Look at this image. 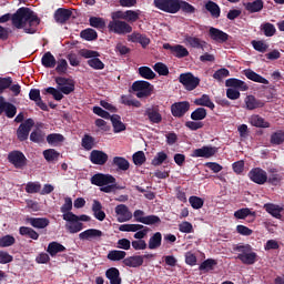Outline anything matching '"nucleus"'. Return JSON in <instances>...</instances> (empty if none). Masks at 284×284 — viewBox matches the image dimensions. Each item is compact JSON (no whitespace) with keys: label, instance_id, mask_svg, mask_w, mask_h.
<instances>
[{"label":"nucleus","instance_id":"2eb2a0df","mask_svg":"<svg viewBox=\"0 0 284 284\" xmlns=\"http://www.w3.org/2000/svg\"><path fill=\"white\" fill-rule=\"evenodd\" d=\"M217 152L219 148L205 145L200 149H195L192 156L195 159H212V156H214Z\"/></svg>","mask_w":284,"mask_h":284},{"label":"nucleus","instance_id":"680f3d73","mask_svg":"<svg viewBox=\"0 0 284 284\" xmlns=\"http://www.w3.org/2000/svg\"><path fill=\"white\" fill-rule=\"evenodd\" d=\"M143 225H159L161 223V217L159 215H148L140 220Z\"/></svg>","mask_w":284,"mask_h":284},{"label":"nucleus","instance_id":"f03ea898","mask_svg":"<svg viewBox=\"0 0 284 284\" xmlns=\"http://www.w3.org/2000/svg\"><path fill=\"white\" fill-rule=\"evenodd\" d=\"M91 184L100 187V192L111 194L115 190H125V186L116 184V178L112 174L97 173L91 178Z\"/></svg>","mask_w":284,"mask_h":284},{"label":"nucleus","instance_id":"0e129e2a","mask_svg":"<svg viewBox=\"0 0 284 284\" xmlns=\"http://www.w3.org/2000/svg\"><path fill=\"white\" fill-rule=\"evenodd\" d=\"M41 192V183L39 182H29L26 186L27 194H39Z\"/></svg>","mask_w":284,"mask_h":284},{"label":"nucleus","instance_id":"f704fd0d","mask_svg":"<svg viewBox=\"0 0 284 284\" xmlns=\"http://www.w3.org/2000/svg\"><path fill=\"white\" fill-rule=\"evenodd\" d=\"M180 10L184 14H194V12H196V8L185 0H179L176 12H179Z\"/></svg>","mask_w":284,"mask_h":284},{"label":"nucleus","instance_id":"a211bd4d","mask_svg":"<svg viewBox=\"0 0 284 284\" xmlns=\"http://www.w3.org/2000/svg\"><path fill=\"white\" fill-rule=\"evenodd\" d=\"M53 19L55 23H60V26H64L68 23L70 19H72V10L65 8H59L54 11Z\"/></svg>","mask_w":284,"mask_h":284},{"label":"nucleus","instance_id":"79ce46f5","mask_svg":"<svg viewBox=\"0 0 284 284\" xmlns=\"http://www.w3.org/2000/svg\"><path fill=\"white\" fill-rule=\"evenodd\" d=\"M19 234L21 236H28L29 239H32V241H39V233L32 227L21 226L19 229Z\"/></svg>","mask_w":284,"mask_h":284},{"label":"nucleus","instance_id":"ddd939ff","mask_svg":"<svg viewBox=\"0 0 284 284\" xmlns=\"http://www.w3.org/2000/svg\"><path fill=\"white\" fill-rule=\"evenodd\" d=\"M248 179L253 183H256V185H265L267 183V171L262 168H253L248 172Z\"/></svg>","mask_w":284,"mask_h":284},{"label":"nucleus","instance_id":"37998d69","mask_svg":"<svg viewBox=\"0 0 284 284\" xmlns=\"http://www.w3.org/2000/svg\"><path fill=\"white\" fill-rule=\"evenodd\" d=\"M63 141H65V136L61 133H51L47 136V143H49V145H53V148L63 143Z\"/></svg>","mask_w":284,"mask_h":284},{"label":"nucleus","instance_id":"aec40b11","mask_svg":"<svg viewBox=\"0 0 284 284\" xmlns=\"http://www.w3.org/2000/svg\"><path fill=\"white\" fill-rule=\"evenodd\" d=\"M115 214L118 216V223H126V221H131L132 212L125 204H119L115 206Z\"/></svg>","mask_w":284,"mask_h":284},{"label":"nucleus","instance_id":"13d9d810","mask_svg":"<svg viewBox=\"0 0 284 284\" xmlns=\"http://www.w3.org/2000/svg\"><path fill=\"white\" fill-rule=\"evenodd\" d=\"M120 103H122V105H129V106H133V108H141V101L139 100H132L130 98V95H121V100Z\"/></svg>","mask_w":284,"mask_h":284},{"label":"nucleus","instance_id":"69168bd1","mask_svg":"<svg viewBox=\"0 0 284 284\" xmlns=\"http://www.w3.org/2000/svg\"><path fill=\"white\" fill-rule=\"evenodd\" d=\"M17 240L12 235H4L0 237V247H12Z\"/></svg>","mask_w":284,"mask_h":284},{"label":"nucleus","instance_id":"f257e3e1","mask_svg":"<svg viewBox=\"0 0 284 284\" xmlns=\"http://www.w3.org/2000/svg\"><path fill=\"white\" fill-rule=\"evenodd\" d=\"M10 19L13 28L23 30L26 34H37V30L41 24V18L28 7L19 8L13 14L6 13L1 16L0 23H8Z\"/></svg>","mask_w":284,"mask_h":284},{"label":"nucleus","instance_id":"052dcab7","mask_svg":"<svg viewBox=\"0 0 284 284\" xmlns=\"http://www.w3.org/2000/svg\"><path fill=\"white\" fill-rule=\"evenodd\" d=\"M81 145L87 151L92 150V148H94V138L90 134H84L82 138Z\"/></svg>","mask_w":284,"mask_h":284},{"label":"nucleus","instance_id":"4c0bfd02","mask_svg":"<svg viewBox=\"0 0 284 284\" xmlns=\"http://www.w3.org/2000/svg\"><path fill=\"white\" fill-rule=\"evenodd\" d=\"M47 252L50 256H57L59 253L65 252V246L59 242H51L48 245Z\"/></svg>","mask_w":284,"mask_h":284},{"label":"nucleus","instance_id":"c85d7f7f","mask_svg":"<svg viewBox=\"0 0 284 284\" xmlns=\"http://www.w3.org/2000/svg\"><path fill=\"white\" fill-rule=\"evenodd\" d=\"M110 121H111V123L113 125L114 134H119L121 132H125V123H123L121 121V115L113 114V115H111Z\"/></svg>","mask_w":284,"mask_h":284},{"label":"nucleus","instance_id":"c9c22d12","mask_svg":"<svg viewBox=\"0 0 284 284\" xmlns=\"http://www.w3.org/2000/svg\"><path fill=\"white\" fill-rule=\"evenodd\" d=\"M41 64L43 68H55L57 67V58L52 55V52H45L41 58Z\"/></svg>","mask_w":284,"mask_h":284},{"label":"nucleus","instance_id":"3c124183","mask_svg":"<svg viewBox=\"0 0 284 284\" xmlns=\"http://www.w3.org/2000/svg\"><path fill=\"white\" fill-rule=\"evenodd\" d=\"M139 74L142 77V79H148L149 81H152V79H156V73L150 69V67H140L139 68Z\"/></svg>","mask_w":284,"mask_h":284},{"label":"nucleus","instance_id":"de8ad7c7","mask_svg":"<svg viewBox=\"0 0 284 284\" xmlns=\"http://www.w3.org/2000/svg\"><path fill=\"white\" fill-rule=\"evenodd\" d=\"M206 116H207V110L203 106L195 109L191 113L192 121H203V119H206Z\"/></svg>","mask_w":284,"mask_h":284},{"label":"nucleus","instance_id":"ea45409f","mask_svg":"<svg viewBox=\"0 0 284 284\" xmlns=\"http://www.w3.org/2000/svg\"><path fill=\"white\" fill-rule=\"evenodd\" d=\"M80 37L81 39H84V41H97V39H99V33H97V30L88 28L80 32Z\"/></svg>","mask_w":284,"mask_h":284},{"label":"nucleus","instance_id":"4468645a","mask_svg":"<svg viewBox=\"0 0 284 284\" xmlns=\"http://www.w3.org/2000/svg\"><path fill=\"white\" fill-rule=\"evenodd\" d=\"M187 112H190V102L187 101L175 102L171 105V113L175 119H182Z\"/></svg>","mask_w":284,"mask_h":284},{"label":"nucleus","instance_id":"4be33fe9","mask_svg":"<svg viewBox=\"0 0 284 284\" xmlns=\"http://www.w3.org/2000/svg\"><path fill=\"white\" fill-rule=\"evenodd\" d=\"M144 116H148L150 123L159 124L161 121H163L159 106L146 108L144 111Z\"/></svg>","mask_w":284,"mask_h":284},{"label":"nucleus","instance_id":"423d86ee","mask_svg":"<svg viewBox=\"0 0 284 284\" xmlns=\"http://www.w3.org/2000/svg\"><path fill=\"white\" fill-rule=\"evenodd\" d=\"M133 92H136L138 99H145L148 97H152V91L154 90V85H152L148 81H135L132 84Z\"/></svg>","mask_w":284,"mask_h":284},{"label":"nucleus","instance_id":"412c9836","mask_svg":"<svg viewBox=\"0 0 284 284\" xmlns=\"http://www.w3.org/2000/svg\"><path fill=\"white\" fill-rule=\"evenodd\" d=\"M108 153L99 150H93L90 153V161L93 165H105L108 163Z\"/></svg>","mask_w":284,"mask_h":284},{"label":"nucleus","instance_id":"0eeeda50","mask_svg":"<svg viewBox=\"0 0 284 284\" xmlns=\"http://www.w3.org/2000/svg\"><path fill=\"white\" fill-rule=\"evenodd\" d=\"M8 161L16 168V170H23L28 165V158L19 150H13L8 153Z\"/></svg>","mask_w":284,"mask_h":284},{"label":"nucleus","instance_id":"774afa93","mask_svg":"<svg viewBox=\"0 0 284 284\" xmlns=\"http://www.w3.org/2000/svg\"><path fill=\"white\" fill-rule=\"evenodd\" d=\"M145 153L143 151H138L133 154V163L134 165H143L145 163Z\"/></svg>","mask_w":284,"mask_h":284},{"label":"nucleus","instance_id":"5fc2aeb1","mask_svg":"<svg viewBox=\"0 0 284 284\" xmlns=\"http://www.w3.org/2000/svg\"><path fill=\"white\" fill-rule=\"evenodd\" d=\"M235 219H247V216H256V212H252L248 207L240 209L234 212Z\"/></svg>","mask_w":284,"mask_h":284},{"label":"nucleus","instance_id":"a878e982","mask_svg":"<svg viewBox=\"0 0 284 284\" xmlns=\"http://www.w3.org/2000/svg\"><path fill=\"white\" fill-rule=\"evenodd\" d=\"M111 165L116 168L118 172H128L130 170V161L123 156H114Z\"/></svg>","mask_w":284,"mask_h":284},{"label":"nucleus","instance_id":"c756f323","mask_svg":"<svg viewBox=\"0 0 284 284\" xmlns=\"http://www.w3.org/2000/svg\"><path fill=\"white\" fill-rule=\"evenodd\" d=\"M194 105H200L201 108H209L210 110H214L216 105L212 102V99L207 94H202L201 98H196L194 100Z\"/></svg>","mask_w":284,"mask_h":284},{"label":"nucleus","instance_id":"20e7f679","mask_svg":"<svg viewBox=\"0 0 284 284\" xmlns=\"http://www.w3.org/2000/svg\"><path fill=\"white\" fill-rule=\"evenodd\" d=\"M234 252H239L236 258L243 263V265H254L258 261V254L253 251L250 244H237L233 247Z\"/></svg>","mask_w":284,"mask_h":284},{"label":"nucleus","instance_id":"a19ab883","mask_svg":"<svg viewBox=\"0 0 284 284\" xmlns=\"http://www.w3.org/2000/svg\"><path fill=\"white\" fill-rule=\"evenodd\" d=\"M205 9L207 10V12H210L213 19H219V17H221V7H219L216 2L214 1L206 2Z\"/></svg>","mask_w":284,"mask_h":284},{"label":"nucleus","instance_id":"6e6d98bb","mask_svg":"<svg viewBox=\"0 0 284 284\" xmlns=\"http://www.w3.org/2000/svg\"><path fill=\"white\" fill-rule=\"evenodd\" d=\"M189 203L193 207V210H201V207L205 205V201L202 197H199L196 195L190 196Z\"/></svg>","mask_w":284,"mask_h":284},{"label":"nucleus","instance_id":"864d4df0","mask_svg":"<svg viewBox=\"0 0 284 284\" xmlns=\"http://www.w3.org/2000/svg\"><path fill=\"white\" fill-rule=\"evenodd\" d=\"M165 161H168V153L161 151L156 153V155L151 162V165H154V168H159V165H163Z\"/></svg>","mask_w":284,"mask_h":284},{"label":"nucleus","instance_id":"09e8293b","mask_svg":"<svg viewBox=\"0 0 284 284\" xmlns=\"http://www.w3.org/2000/svg\"><path fill=\"white\" fill-rule=\"evenodd\" d=\"M139 17H141V10L124 11V21H128L129 23H135V21H139Z\"/></svg>","mask_w":284,"mask_h":284},{"label":"nucleus","instance_id":"58836bf2","mask_svg":"<svg viewBox=\"0 0 284 284\" xmlns=\"http://www.w3.org/2000/svg\"><path fill=\"white\" fill-rule=\"evenodd\" d=\"M250 123L253 128H270V122L265 121L261 115L254 114L250 118Z\"/></svg>","mask_w":284,"mask_h":284},{"label":"nucleus","instance_id":"b1692460","mask_svg":"<svg viewBox=\"0 0 284 284\" xmlns=\"http://www.w3.org/2000/svg\"><path fill=\"white\" fill-rule=\"evenodd\" d=\"M264 210L265 212H267V214H271V216H273V219H283V215L281 214V212H283V206L278 205V204H274V203H266L264 204Z\"/></svg>","mask_w":284,"mask_h":284},{"label":"nucleus","instance_id":"dca6fc26","mask_svg":"<svg viewBox=\"0 0 284 284\" xmlns=\"http://www.w3.org/2000/svg\"><path fill=\"white\" fill-rule=\"evenodd\" d=\"M163 49L170 50L171 54L176 57V59H185V57H190V51H187V49L182 44L172 45L170 43H164Z\"/></svg>","mask_w":284,"mask_h":284},{"label":"nucleus","instance_id":"a18cd8bd","mask_svg":"<svg viewBox=\"0 0 284 284\" xmlns=\"http://www.w3.org/2000/svg\"><path fill=\"white\" fill-rule=\"evenodd\" d=\"M30 141L32 143H43L45 141V132L40 129H36L30 133Z\"/></svg>","mask_w":284,"mask_h":284},{"label":"nucleus","instance_id":"4d7b16f0","mask_svg":"<svg viewBox=\"0 0 284 284\" xmlns=\"http://www.w3.org/2000/svg\"><path fill=\"white\" fill-rule=\"evenodd\" d=\"M89 23L91 28H97L98 30H103V28H105V20H103V18L91 17Z\"/></svg>","mask_w":284,"mask_h":284},{"label":"nucleus","instance_id":"f8f14e48","mask_svg":"<svg viewBox=\"0 0 284 284\" xmlns=\"http://www.w3.org/2000/svg\"><path fill=\"white\" fill-rule=\"evenodd\" d=\"M32 128H34V120H32V118H29L23 123H21L17 130L18 141H28V136H30Z\"/></svg>","mask_w":284,"mask_h":284},{"label":"nucleus","instance_id":"1a4fd4ad","mask_svg":"<svg viewBox=\"0 0 284 284\" xmlns=\"http://www.w3.org/2000/svg\"><path fill=\"white\" fill-rule=\"evenodd\" d=\"M109 32L114 34H130L132 32V26L122 20H113L108 24Z\"/></svg>","mask_w":284,"mask_h":284},{"label":"nucleus","instance_id":"2f4dec72","mask_svg":"<svg viewBox=\"0 0 284 284\" xmlns=\"http://www.w3.org/2000/svg\"><path fill=\"white\" fill-rule=\"evenodd\" d=\"M92 212H93V216L98 221H105V212L103 211V205L101 204L100 201H98V200L93 201Z\"/></svg>","mask_w":284,"mask_h":284},{"label":"nucleus","instance_id":"473e14b6","mask_svg":"<svg viewBox=\"0 0 284 284\" xmlns=\"http://www.w3.org/2000/svg\"><path fill=\"white\" fill-rule=\"evenodd\" d=\"M123 263L126 267H141L143 265V256L133 255L123 260Z\"/></svg>","mask_w":284,"mask_h":284},{"label":"nucleus","instance_id":"49530a36","mask_svg":"<svg viewBox=\"0 0 284 284\" xmlns=\"http://www.w3.org/2000/svg\"><path fill=\"white\" fill-rule=\"evenodd\" d=\"M125 256H128L125 251L113 250L108 253L106 258L109 261H125Z\"/></svg>","mask_w":284,"mask_h":284},{"label":"nucleus","instance_id":"bf43d9fd","mask_svg":"<svg viewBox=\"0 0 284 284\" xmlns=\"http://www.w3.org/2000/svg\"><path fill=\"white\" fill-rule=\"evenodd\" d=\"M153 70L158 72L160 77H168V74H170V69L163 62L155 63Z\"/></svg>","mask_w":284,"mask_h":284},{"label":"nucleus","instance_id":"6ab92c4d","mask_svg":"<svg viewBox=\"0 0 284 284\" xmlns=\"http://www.w3.org/2000/svg\"><path fill=\"white\" fill-rule=\"evenodd\" d=\"M209 37L212 39V41H215L216 43H225L230 41V34H227L225 31L221 29H216L214 27H211L209 29Z\"/></svg>","mask_w":284,"mask_h":284},{"label":"nucleus","instance_id":"e433bc0d","mask_svg":"<svg viewBox=\"0 0 284 284\" xmlns=\"http://www.w3.org/2000/svg\"><path fill=\"white\" fill-rule=\"evenodd\" d=\"M163 243V235L161 232L154 233L149 240V250H159Z\"/></svg>","mask_w":284,"mask_h":284},{"label":"nucleus","instance_id":"7c9ffc66","mask_svg":"<svg viewBox=\"0 0 284 284\" xmlns=\"http://www.w3.org/2000/svg\"><path fill=\"white\" fill-rule=\"evenodd\" d=\"M105 276L108 280H110V284H121V272H119V268H108L105 272Z\"/></svg>","mask_w":284,"mask_h":284},{"label":"nucleus","instance_id":"cd10ccee","mask_svg":"<svg viewBox=\"0 0 284 284\" xmlns=\"http://www.w3.org/2000/svg\"><path fill=\"white\" fill-rule=\"evenodd\" d=\"M244 103L246 105V110H258V108H263L265 105V102L256 99L254 95H247Z\"/></svg>","mask_w":284,"mask_h":284},{"label":"nucleus","instance_id":"6e6552de","mask_svg":"<svg viewBox=\"0 0 284 284\" xmlns=\"http://www.w3.org/2000/svg\"><path fill=\"white\" fill-rule=\"evenodd\" d=\"M179 81L189 92H192V90H196V88H199V85L201 84V79L194 77L192 72L181 73L179 77Z\"/></svg>","mask_w":284,"mask_h":284},{"label":"nucleus","instance_id":"603ef678","mask_svg":"<svg viewBox=\"0 0 284 284\" xmlns=\"http://www.w3.org/2000/svg\"><path fill=\"white\" fill-rule=\"evenodd\" d=\"M260 30L266 37H274V34H276V27H274V24L270 23V22L262 23L261 27H260Z\"/></svg>","mask_w":284,"mask_h":284},{"label":"nucleus","instance_id":"8fccbe9b","mask_svg":"<svg viewBox=\"0 0 284 284\" xmlns=\"http://www.w3.org/2000/svg\"><path fill=\"white\" fill-rule=\"evenodd\" d=\"M60 153L54 149H47L43 151V158L48 163H52L53 161H59Z\"/></svg>","mask_w":284,"mask_h":284},{"label":"nucleus","instance_id":"c03bdc74","mask_svg":"<svg viewBox=\"0 0 284 284\" xmlns=\"http://www.w3.org/2000/svg\"><path fill=\"white\" fill-rule=\"evenodd\" d=\"M263 0H254L253 2H247L245 4V10H247V12H261L263 10Z\"/></svg>","mask_w":284,"mask_h":284},{"label":"nucleus","instance_id":"72a5a7b5","mask_svg":"<svg viewBox=\"0 0 284 284\" xmlns=\"http://www.w3.org/2000/svg\"><path fill=\"white\" fill-rule=\"evenodd\" d=\"M184 41L191 45V48H195L197 50H203L204 45H205V41L196 38V37H192V36H184Z\"/></svg>","mask_w":284,"mask_h":284},{"label":"nucleus","instance_id":"5701e85b","mask_svg":"<svg viewBox=\"0 0 284 284\" xmlns=\"http://www.w3.org/2000/svg\"><path fill=\"white\" fill-rule=\"evenodd\" d=\"M103 231L98 229H88L79 234L80 241H92L93 239H101Z\"/></svg>","mask_w":284,"mask_h":284},{"label":"nucleus","instance_id":"9d476101","mask_svg":"<svg viewBox=\"0 0 284 284\" xmlns=\"http://www.w3.org/2000/svg\"><path fill=\"white\" fill-rule=\"evenodd\" d=\"M63 221H65V230L69 234H79L83 230V224L79 221L73 220V213H67L62 215Z\"/></svg>","mask_w":284,"mask_h":284},{"label":"nucleus","instance_id":"9b49d317","mask_svg":"<svg viewBox=\"0 0 284 284\" xmlns=\"http://www.w3.org/2000/svg\"><path fill=\"white\" fill-rule=\"evenodd\" d=\"M154 6L158 8V10H162V12L176 14V10L179 9V0H154Z\"/></svg>","mask_w":284,"mask_h":284},{"label":"nucleus","instance_id":"338daca9","mask_svg":"<svg viewBox=\"0 0 284 284\" xmlns=\"http://www.w3.org/2000/svg\"><path fill=\"white\" fill-rule=\"evenodd\" d=\"M271 143L273 145H282L284 143V132L277 131L271 135Z\"/></svg>","mask_w":284,"mask_h":284},{"label":"nucleus","instance_id":"bb28decb","mask_svg":"<svg viewBox=\"0 0 284 284\" xmlns=\"http://www.w3.org/2000/svg\"><path fill=\"white\" fill-rule=\"evenodd\" d=\"M244 77L250 79V81H254L255 83H263L264 85H270V81L263 78L261 74L252 71L251 69L244 70Z\"/></svg>","mask_w":284,"mask_h":284},{"label":"nucleus","instance_id":"e2e57ef3","mask_svg":"<svg viewBox=\"0 0 284 284\" xmlns=\"http://www.w3.org/2000/svg\"><path fill=\"white\" fill-rule=\"evenodd\" d=\"M251 43H252L254 50H256V52L265 53V52H267V49L270 48V45L267 43H265V41H263V40H253Z\"/></svg>","mask_w":284,"mask_h":284},{"label":"nucleus","instance_id":"39448f33","mask_svg":"<svg viewBox=\"0 0 284 284\" xmlns=\"http://www.w3.org/2000/svg\"><path fill=\"white\" fill-rule=\"evenodd\" d=\"M81 57H83V59H89L87 63L89 68H92V70L105 69V63H103V61L99 59L101 57V53H99L98 51L85 49L81 51Z\"/></svg>","mask_w":284,"mask_h":284},{"label":"nucleus","instance_id":"7ed1b4c3","mask_svg":"<svg viewBox=\"0 0 284 284\" xmlns=\"http://www.w3.org/2000/svg\"><path fill=\"white\" fill-rule=\"evenodd\" d=\"M55 83L59 90L52 87L45 89V92L48 94H52L55 101H61L63 99V94H72V92H74V81L68 78L57 77Z\"/></svg>","mask_w":284,"mask_h":284},{"label":"nucleus","instance_id":"393cba45","mask_svg":"<svg viewBox=\"0 0 284 284\" xmlns=\"http://www.w3.org/2000/svg\"><path fill=\"white\" fill-rule=\"evenodd\" d=\"M27 223H30L36 230H45L50 225L48 217H27Z\"/></svg>","mask_w":284,"mask_h":284},{"label":"nucleus","instance_id":"f3484780","mask_svg":"<svg viewBox=\"0 0 284 284\" xmlns=\"http://www.w3.org/2000/svg\"><path fill=\"white\" fill-rule=\"evenodd\" d=\"M0 114H4L7 119L17 116V106L10 102H6L3 97H0Z\"/></svg>","mask_w":284,"mask_h":284}]
</instances>
